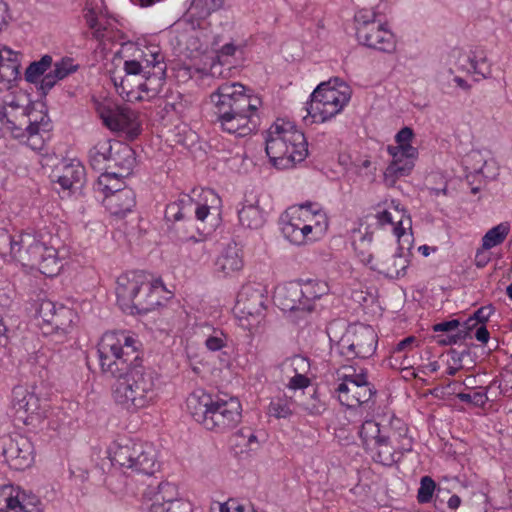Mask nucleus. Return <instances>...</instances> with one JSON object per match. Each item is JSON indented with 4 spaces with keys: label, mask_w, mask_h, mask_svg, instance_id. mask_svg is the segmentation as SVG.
Returning a JSON list of instances; mask_svg holds the SVG:
<instances>
[{
    "label": "nucleus",
    "mask_w": 512,
    "mask_h": 512,
    "mask_svg": "<svg viewBox=\"0 0 512 512\" xmlns=\"http://www.w3.org/2000/svg\"><path fill=\"white\" fill-rule=\"evenodd\" d=\"M457 398L462 402L470 403L477 407H483L488 401L486 390L485 391H476L472 394L458 393Z\"/></svg>",
    "instance_id": "53"
},
{
    "label": "nucleus",
    "mask_w": 512,
    "mask_h": 512,
    "mask_svg": "<svg viewBox=\"0 0 512 512\" xmlns=\"http://www.w3.org/2000/svg\"><path fill=\"white\" fill-rule=\"evenodd\" d=\"M266 302L267 290L262 284L249 282L243 285L234 306L239 325L249 331L256 329L264 321Z\"/></svg>",
    "instance_id": "13"
},
{
    "label": "nucleus",
    "mask_w": 512,
    "mask_h": 512,
    "mask_svg": "<svg viewBox=\"0 0 512 512\" xmlns=\"http://www.w3.org/2000/svg\"><path fill=\"white\" fill-rule=\"evenodd\" d=\"M22 53L7 46L0 47V89H9L20 76Z\"/></svg>",
    "instance_id": "28"
},
{
    "label": "nucleus",
    "mask_w": 512,
    "mask_h": 512,
    "mask_svg": "<svg viewBox=\"0 0 512 512\" xmlns=\"http://www.w3.org/2000/svg\"><path fill=\"white\" fill-rule=\"evenodd\" d=\"M305 224L298 205L289 207L281 216L282 233L294 245L302 246L311 243Z\"/></svg>",
    "instance_id": "25"
},
{
    "label": "nucleus",
    "mask_w": 512,
    "mask_h": 512,
    "mask_svg": "<svg viewBox=\"0 0 512 512\" xmlns=\"http://www.w3.org/2000/svg\"><path fill=\"white\" fill-rule=\"evenodd\" d=\"M238 219L242 227L258 230L262 228L266 222V213L259 205L257 195L246 194L238 209Z\"/></svg>",
    "instance_id": "27"
},
{
    "label": "nucleus",
    "mask_w": 512,
    "mask_h": 512,
    "mask_svg": "<svg viewBox=\"0 0 512 512\" xmlns=\"http://www.w3.org/2000/svg\"><path fill=\"white\" fill-rule=\"evenodd\" d=\"M148 274L143 271H130L121 274L116 281L117 303L125 313L133 310V303L137 293L147 279Z\"/></svg>",
    "instance_id": "21"
},
{
    "label": "nucleus",
    "mask_w": 512,
    "mask_h": 512,
    "mask_svg": "<svg viewBox=\"0 0 512 512\" xmlns=\"http://www.w3.org/2000/svg\"><path fill=\"white\" fill-rule=\"evenodd\" d=\"M109 458L113 466L124 472L152 475L158 469L156 448L147 442L121 438L109 447Z\"/></svg>",
    "instance_id": "10"
},
{
    "label": "nucleus",
    "mask_w": 512,
    "mask_h": 512,
    "mask_svg": "<svg viewBox=\"0 0 512 512\" xmlns=\"http://www.w3.org/2000/svg\"><path fill=\"white\" fill-rule=\"evenodd\" d=\"M127 75L141 76L143 81L137 89L128 88V80L122 79L116 84L118 94L128 102L148 100L155 97L165 82L166 65L161 48L156 43L139 41L134 46L132 58L125 60Z\"/></svg>",
    "instance_id": "3"
},
{
    "label": "nucleus",
    "mask_w": 512,
    "mask_h": 512,
    "mask_svg": "<svg viewBox=\"0 0 512 512\" xmlns=\"http://www.w3.org/2000/svg\"><path fill=\"white\" fill-rule=\"evenodd\" d=\"M416 343V338L413 336L406 337L405 339L401 340L396 347L394 348V353L396 352H402L406 351L407 349L411 348V346Z\"/></svg>",
    "instance_id": "62"
},
{
    "label": "nucleus",
    "mask_w": 512,
    "mask_h": 512,
    "mask_svg": "<svg viewBox=\"0 0 512 512\" xmlns=\"http://www.w3.org/2000/svg\"><path fill=\"white\" fill-rule=\"evenodd\" d=\"M50 72L41 79L40 90L43 94L50 91L57 82L67 78L80 68V64L72 57H62L52 63Z\"/></svg>",
    "instance_id": "29"
},
{
    "label": "nucleus",
    "mask_w": 512,
    "mask_h": 512,
    "mask_svg": "<svg viewBox=\"0 0 512 512\" xmlns=\"http://www.w3.org/2000/svg\"><path fill=\"white\" fill-rule=\"evenodd\" d=\"M489 250L490 249H484L482 245L479 249H477L475 253V265L478 268L485 267L491 260V256L488 252Z\"/></svg>",
    "instance_id": "58"
},
{
    "label": "nucleus",
    "mask_w": 512,
    "mask_h": 512,
    "mask_svg": "<svg viewBox=\"0 0 512 512\" xmlns=\"http://www.w3.org/2000/svg\"><path fill=\"white\" fill-rule=\"evenodd\" d=\"M181 494L174 483L163 481L155 487H148L142 498L144 508L149 512H163Z\"/></svg>",
    "instance_id": "24"
},
{
    "label": "nucleus",
    "mask_w": 512,
    "mask_h": 512,
    "mask_svg": "<svg viewBox=\"0 0 512 512\" xmlns=\"http://www.w3.org/2000/svg\"><path fill=\"white\" fill-rule=\"evenodd\" d=\"M0 454L6 463L15 470H25L32 466L35 459L34 446L25 436L0 437Z\"/></svg>",
    "instance_id": "18"
},
{
    "label": "nucleus",
    "mask_w": 512,
    "mask_h": 512,
    "mask_svg": "<svg viewBox=\"0 0 512 512\" xmlns=\"http://www.w3.org/2000/svg\"><path fill=\"white\" fill-rule=\"evenodd\" d=\"M439 369H440V365H439L438 361H431V362L423 365L422 372L424 374H430V373L437 372Z\"/></svg>",
    "instance_id": "64"
},
{
    "label": "nucleus",
    "mask_w": 512,
    "mask_h": 512,
    "mask_svg": "<svg viewBox=\"0 0 512 512\" xmlns=\"http://www.w3.org/2000/svg\"><path fill=\"white\" fill-rule=\"evenodd\" d=\"M210 510L211 512H253L235 500H228L223 503L215 502L211 505Z\"/></svg>",
    "instance_id": "52"
},
{
    "label": "nucleus",
    "mask_w": 512,
    "mask_h": 512,
    "mask_svg": "<svg viewBox=\"0 0 512 512\" xmlns=\"http://www.w3.org/2000/svg\"><path fill=\"white\" fill-rule=\"evenodd\" d=\"M113 178L109 175H100L95 183V190L105 195L104 205L114 215H125L136 204L135 193L130 188H121L120 185H110Z\"/></svg>",
    "instance_id": "19"
},
{
    "label": "nucleus",
    "mask_w": 512,
    "mask_h": 512,
    "mask_svg": "<svg viewBox=\"0 0 512 512\" xmlns=\"http://www.w3.org/2000/svg\"><path fill=\"white\" fill-rule=\"evenodd\" d=\"M376 394L365 369L343 366L337 371L334 395L339 403L353 409L367 404Z\"/></svg>",
    "instance_id": "11"
},
{
    "label": "nucleus",
    "mask_w": 512,
    "mask_h": 512,
    "mask_svg": "<svg viewBox=\"0 0 512 512\" xmlns=\"http://www.w3.org/2000/svg\"><path fill=\"white\" fill-rule=\"evenodd\" d=\"M95 109L103 124L111 131L122 132L131 139L139 135L141 126L136 112L108 99L96 102Z\"/></svg>",
    "instance_id": "15"
},
{
    "label": "nucleus",
    "mask_w": 512,
    "mask_h": 512,
    "mask_svg": "<svg viewBox=\"0 0 512 512\" xmlns=\"http://www.w3.org/2000/svg\"><path fill=\"white\" fill-rule=\"evenodd\" d=\"M101 370L117 378L112 386L114 403L129 414H137L159 400L157 374L137 363L136 340L126 331H111L98 343Z\"/></svg>",
    "instance_id": "1"
},
{
    "label": "nucleus",
    "mask_w": 512,
    "mask_h": 512,
    "mask_svg": "<svg viewBox=\"0 0 512 512\" xmlns=\"http://www.w3.org/2000/svg\"><path fill=\"white\" fill-rule=\"evenodd\" d=\"M37 316L44 334H62L72 327L75 313L63 304L43 299L38 305Z\"/></svg>",
    "instance_id": "17"
},
{
    "label": "nucleus",
    "mask_w": 512,
    "mask_h": 512,
    "mask_svg": "<svg viewBox=\"0 0 512 512\" xmlns=\"http://www.w3.org/2000/svg\"><path fill=\"white\" fill-rule=\"evenodd\" d=\"M303 412L310 416H319L326 410V403L319 397L317 390L308 393L306 397L298 402Z\"/></svg>",
    "instance_id": "50"
},
{
    "label": "nucleus",
    "mask_w": 512,
    "mask_h": 512,
    "mask_svg": "<svg viewBox=\"0 0 512 512\" xmlns=\"http://www.w3.org/2000/svg\"><path fill=\"white\" fill-rule=\"evenodd\" d=\"M265 144L270 162L278 169L293 168L308 155L304 133L289 120L277 119L266 131Z\"/></svg>",
    "instance_id": "7"
},
{
    "label": "nucleus",
    "mask_w": 512,
    "mask_h": 512,
    "mask_svg": "<svg viewBox=\"0 0 512 512\" xmlns=\"http://www.w3.org/2000/svg\"><path fill=\"white\" fill-rule=\"evenodd\" d=\"M195 216L199 221H205L211 210L219 211L221 207V199L218 194L212 189H202L200 200L196 203L193 202Z\"/></svg>",
    "instance_id": "39"
},
{
    "label": "nucleus",
    "mask_w": 512,
    "mask_h": 512,
    "mask_svg": "<svg viewBox=\"0 0 512 512\" xmlns=\"http://www.w3.org/2000/svg\"><path fill=\"white\" fill-rule=\"evenodd\" d=\"M193 208V200L185 195L177 201L171 202L166 206L165 217L169 221H179L191 212Z\"/></svg>",
    "instance_id": "46"
},
{
    "label": "nucleus",
    "mask_w": 512,
    "mask_h": 512,
    "mask_svg": "<svg viewBox=\"0 0 512 512\" xmlns=\"http://www.w3.org/2000/svg\"><path fill=\"white\" fill-rule=\"evenodd\" d=\"M489 338L490 333L486 326L480 325L475 331V339L482 344H486L489 341Z\"/></svg>",
    "instance_id": "61"
},
{
    "label": "nucleus",
    "mask_w": 512,
    "mask_h": 512,
    "mask_svg": "<svg viewBox=\"0 0 512 512\" xmlns=\"http://www.w3.org/2000/svg\"><path fill=\"white\" fill-rule=\"evenodd\" d=\"M9 8L4 0H0V32L8 25Z\"/></svg>",
    "instance_id": "60"
},
{
    "label": "nucleus",
    "mask_w": 512,
    "mask_h": 512,
    "mask_svg": "<svg viewBox=\"0 0 512 512\" xmlns=\"http://www.w3.org/2000/svg\"><path fill=\"white\" fill-rule=\"evenodd\" d=\"M6 262L18 263L24 268L37 269L48 277L58 275L63 267L56 247L29 232L14 235Z\"/></svg>",
    "instance_id": "8"
},
{
    "label": "nucleus",
    "mask_w": 512,
    "mask_h": 512,
    "mask_svg": "<svg viewBox=\"0 0 512 512\" xmlns=\"http://www.w3.org/2000/svg\"><path fill=\"white\" fill-rule=\"evenodd\" d=\"M16 417L27 426L36 427L46 417V403L35 387L17 386L12 391Z\"/></svg>",
    "instance_id": "16"
},
{
    "label": "nucleus",
    "mask_w": 512,
    "mask_h": 512,
    "mask_svg": "<svg viewBox=\"0 0 512 512\" xmlns=\"http://www.w3.org/2000/svg\"><path fill=\"white\" fill-rule=\"evenodd\" d=\"M460 325V322L456 319L437 323L433 326L435 332H450L456 330Z\"/></svg>",
    "instance_id": "59"
},
{
    "label": "nucleus",
    "mask_w": 512,
    "mask_h": 512,
    "mask_svg": "<svg viewBox=\"0 0 512 512\" xmlns=\"http://www.w3.org/2000/svg\"><path fill=\"white\" fill-rule=\"evenodd\" d=\"M436 488L435 481L430 476H424L420 480V487L417 493L419 503H428L431 501Z\"/></svg>",
    "instance_id": "51"
},
{
    "label": "nucleus",
    "mask_w": 512,
    "mask_h": 512,
    "mask_svg": "<svg viewBox=\"0 0 512 512\" xmlns=\"http://www.w3.org/2000/svg\"><path fill=\"white\" fill-rule=\"evenodd\" d=\"M186 406L195 421L207 430L224 433L241 422L242 405L236 397H213L203 390H197L188 396Z\"/></svg>",
    "instance_id": "6"
},
{
    "label": "nucleus",
    "mask_w": 512,
    "mask_h": 512,
    "mask_svg": "<svg viewBox=\"0 0 512 512\" xmlns=\"http://www.w3.org/2000/svg\"><path fill=\"white\" fill-rule=\"evenodd\" d=\"M414 136V132L410 127L405 126L401 128L395 135L396 145H388L387 153L394 154L395 156L404 154V156L410 157L418 155V149L412 145Z\"/></svg>",
    "instance_id": "38"
},
{
    "label": "nucleus",
    "mask_w": 512,
    "mask_h": 512,
    "mask_svg": "<svg viewBox=\"0 0 512 512\" xmlns=\"http://www.w3.org/2000/svg\"><path fill=\"white\" fill-rule=\"evenodd\" d=\"M470 71L487 79L492 76V65L483 50L472 51L468 56Z\"/></svg>",
    "instance_id": "45"
},
{
    "label": "nucleus",
    "mask_w": 512,
    "mask_h": 512,
    "mask_svg": "<svg viewBox=\"0 0 512 512\" xmlns=\"http://www.w3.org/2000/svg\"><path fill=\"white\" fill-rule=\"evenodd\" d=\"M209 100L223 131L246 137L257 130L262 101L240 82H223Z\"/></svg>",
    "instance_id": "2"
},
{
    "label": "nucleus",
    "mask_w": 512,
    "mask_h": 512,
    "mask_svg": "<svg viewBox=\"0 0 512 512\" xmlns=\"http://www.w3.org/2000/svg\"><path fill=\"white\" fill-rule=\"evenodd\" d=\"M164 292L165 287L162 281L148 275L141 290L135 297L133 310L129 314H144L154 310L161 305Z\"/></svg>",
    "instance_id": "22"
},
{
    "label": "nucleus",
    "mask_w": 512,
    "mask_h": 512,
    "mask_svg": "<svg viewBox=\"0 0 512 512\" xmlns=\"http://www.w3.org/2000/svg\"><path fill=\"white\" fill-rule=\"evenodd\" d=\"M238 436L246 441V446L249 450H252L258 445V439L254 433H248L245 435L244 432L241 431Z\"/></svg>",
    "instance_id": "63"
},
{
    "label": "nucleus",
    "mask_w": 512,
    "mask_h": 512,
    "mask_svg": "<svg viewBox=\"0 0 512 512\" xmlns=\"http://www.w3.org/2000/svg\"><path fill=\"white\" fill-rule=\"evenodd\" d=\"M375 217L381 226L392 227V233L398 242V251L387 259H381L379 256L375 259L374 256L369 255L365 262L372 269L389 278L403 277L409 266V259L404 250H411L414 243L411 217L395 200H392L386 208L377 211Z\"/></svg>",
    "instance_id": "4"
},
{
    "label": "nucleus",
    "mask_w": 512,
    "mask_h": 512,
    "mask_svg": "<svg viewBox=\"0 0 512 512\" xmlns=\"http://www.w3.org/2000/svg\"><path fill=\"white\" fill-rule=\"evenodd\" d=\"M284 366L294 372V376L287 383L290 390H303L310 386V379L307 376L310 371V362L307 358L295 355L284 362Z\"/></svg>",
    "instance_id": "33"
},
{
    "label": "nucleus",
    "mask_w": 512,
    "mask_h": 512,
    "mask_svg": "<svg viewBox=\"0 0 512 512\" xmlns=\"http://www.w3.org/2000/svg\"><path fill=\"white\" fill-rule=\"evenodd\" d=\"M300 287L303 294L304 312L313 311L316 300L329 292L327 282L322 280L308 279L300 281Z\"/></svg>",
    "instance_id": "35"
},
{
    "label": "nucleus",
    "mask_w": 512,
    "mask_h": 512,
    "mask_svg": "<svg viewBox=\"0 0 512 512\" xmlns=\"http://www.w3.org/2000/svg\"><path fill=\"white\" fill-rule=\"evenodd\" d=\"M135 165L134 150L123 142L114 141V151L109 170L116 171L118 176L128 177L132 174Z\"/></svg>",
    "instance_id": "31"
},
{
    "label": "nucleus",
    "mask_w": 512,
    "mask_h": 512,
    "mask_svg": "<svg viewBox=\"0 0 512 512\" xmlns=\"http://www.w3.org/2000/svg\"><path fill=\"white\" fill-rule=\"evenodd\" d=\"M24 95L13 96L0 108V129L26 142L35 151L42 150L51 125L47 113L28 109Z\"/></svg>",
    "instance_id": "5"
},
{
    "label": "nucleus",
    "mask_w": 512,
    "mask_h": 512,
    "mask_svg": "<svg viewBox=\"0 0 512 512\" xmlns=\"http://www.w3.org/2000/svg\"><path fill=\"white\" fill-rule=\"evenodd\" d=\"M215 267L225 277L239 273L244 267L242 249L235 243L227 245L218 256Z\"/></svg>",
    "instance_id": "30"
},
{
    "label": "nucleus",
    "mask_w": 512,
    "mask_h": 512,
    "mask_svg": "<svg viewBox=\"0 0 512 512\" xmlns=\"http://www.w3.org/2000/svg\"><path fill=\"white\" fill-rule=\"evenodd\" d=\"M85 18L87 24L93 30V36L98 40H102L105 37V34L98 25L96 15L93 12H89L85 15Z\"/></svg>",
    "instance_id": "57"
},
{
    "label": "nucleus",
    "mask_w": 512,
    "mask_h": 512,
    "mask_svg": "<svg viewBox=\"0 0 512 512\" xmlns=\"http://www.w3.org/2000/svg\"><path fill=\"white\" fill-rule=\"evenodd\" d=\"M12 240L14 235H10L6 229L0 228V257L6 261L8 257V251L11 249Z\"/></svg>",
    "instance_id": "56"
},
{
    "label": "nucleus",
    "mask_w": 512,
    "mask_h": 512,
    "mask_svg": "<svg viewBox=\"0 0 512 512\" xmlns=\"http://www.w3.org/2000/svg\"><path fill=\"white\" fill-rule=\"evenodd\" d=\"M351 99L350 87L339 79L329 80L317 86L305 108L303 117L308 124L330 121L348 105Z\"/></svg>",
    "instance_id": "9"
},
{
    "label": "nucleus",
    "mask_w": 512,
    "mask_h": 512,
    "mask_svg": "<svg viewBox=\"0 0 512 512\" xmlns=\"http://www.w3.org/2000/svg\"><path fill=\"white\" fill-rule=\"evenodd\" d=\"M493 313L494 308L491 305L480 307L474 312L473 316L467 320L468 327L472 326L470 324L472 321H477L481 323V325H484L490 319Z\"/></svg>",
    "instance_id": "54"
},
{
    "label": "nucleus",
    "mask_w": 512,
    "mask_h": 512,
    "mask_svg": "<svg viewBox=\"0 0 512 512\" xmlns=\"http://www.w3.org/2000/svg\"><path fill=\"white\" fill-rule=\"evenodd\" d=\"M378 337L369 325L355 324L349 326L337 343L338 351L348 359L369 358L374 355Z\"/></svg>",
    "instance_id": "14"
},
{
    "label": "nucleus",
    "mask_w": 512,
    "mask_h": 512,
    "mask_svg": "<svg viewBox=\"0 0 512 512\" xmlns=\"http://www.w3.org/2000/svg\"><path fill=\"white\" fill-rule=\"evenodd\" d=\"M275 300L283 311L304 312L300 281L289 282L280 287L276 292Z\"/></svg>",
    "instance_id": "32"
},
{
    "label": "nucleus",
    "mask_w": 512,
    "mask_h": 512,
    "mask_svg": "<svg viewBox=\"0 0 512 512\" xmlns=\"http://www.w3.org/2000/svg\"><path fill=\"white\" fill-rule=\"evenodd\" d=\"M53 177L63 190L71 191L82 185L85 168L77 159L63 160L55 168Z\"/></svg>",
    "instance_id": "26"
},
{
    "label": "nucleus",
    "mask_w": 512,
    "mask_h": 512,
    "mask_svg": "<svg viewBox=\"0 0 512 512\" xmlns=\"http://www.w3.org/2000/svg\"><path fill=\"white\" fill-rule=\"evenodd\" d=\"M359 436L364 447L368 450L384 437V432L381 430L377 422L373 420H366L361 425Z\"/></svg>",
    "instance_id": "47"
},
{
    "label": "nucleus",
    "mask_w": 512,
    "mask_h": 512,
    "mask_svg": "<svg viewBox=\"0 0 512 512\" xmlns=\"http://www.w3.org/2000/svg\"><path fill=\"white\" fill-rule=\"evenodd\" d=\"M114 141L103 139L98 141L89 152V162L95 170H109Z\"/></svg>",
    "instance_id": "37"
},
{
    "label": "nucleus",
    "mask_w": 512,
    "mask_h": 512,
    "mask_svg": "<svg viewBox=\"0 0 512 512\" xmlns=\"http://www.w3.org/2000/svg\"><path fill=\"white\" fill-rule=\"evenodd\" d=\"M511 231L509 222H501L490 228L482 237L481 245L484 249H492L504 243Z\"/></svg>",
    "instance_id": "43"
},
{
    "label": "nucleus",
    "mask_w": 512,
    "mask_h": 512,
    "mask_svg": "<svg viewBox=\"0 0 512 512\" xmlns=\"http://www.w3.org/2000/svg\"><path fill=\"white\" fill-rule=\"evenodd\" d=\"M0 512H43L40 498L20 486H0Z\"/></svg>",
    "instance_id": "20"
},
{
    "label": "nucleus",
    "mask_w": 512,
    "mask_h": 512,
    "mask_svg": "<svg viewBox=\"0 0 512 512\" xmlns=\"http://www.w3.org/2000/svg\"><path fill=\"white\" fill-rule=\"evenodd\" d=\"M223 5V0H193L187 14L197 19H205Z\"/></svg>",
    "instance_id": "49"
},
{
    "label": "nucleus",
    "mask_w": 512,
    "mask_h": 512,
    "mask_svg": "<svg viewBox=\"0 0 512 512\" xmlns=\"http://www.w3.org/2000/svg\"><path fill=\"white\" fill-rule=\"evenodd\" d=\"M311 243L324 237L329 228L327 211L318 203L306 202L298 205Z\"/></svg>",
    "instance_id": "23"
},
{
    "label": "nucleus",
    "mask_w": 512,
    "mask_h": 512,
    "mask_svg": "<svg viewBox=\"0 0 512 512\" xmlns=\"http://www.w3.org/2000/svg\"><path fill=\"white\" fill-rule=\"evenodd\" d=\"M293 399L286 395H279L271 399L267 413L277 419L288 418L293 413Z\"/></svg>",
    "instance_id": "48"
},
{
    "label": "nucleus",
    "mask_w": 512,
    "mask_h": 512,
    "mask_svg": "<svg viewBox=\"0 0 512 512\" xmlns=\"http://www.w3.org/2000/svg\"><path fill=\"white\" fill-rule=\"evenodd\" d=\"M179 243L181 246H185L187 248H189L191 246H195L196 252H197V255H196L197 259L206 253V246H205L204 242L202 240L196 238L195 236L179 238Z\"/></svg>",
    "instance_id": "55"
},
{
    "label": "nucleus",
    "mask_w": 512,
    "mask_h": 512,
    "mask_svg": "<svg viewBox=\"0 0 512 512\" xmlns=\"http://www.w3.org/2000/svg\"><path fill=\"white\" fill-rule=\"evenodd\" d=\"M384 436L402 455L412 450V438L408 436V428L401 420L392 421L389 431L384 433Z\"/></svg>",
    "instance_id": "36"
},
{
    "label": "nucleus",
    "mask_w": 512,
    "mask_h": 512,
    "mask_svg": "<svg viewBox=\"0 0 512 512\" xmlns=\"http://www.w3.org/2000/svg\"><path fill=\"white\" fill-rule=\"evenodd\" d=\"M356 36L358 41L381 52L396 50V37L388 25L379 19L373 9H361L355 14Z\"/></svg>",
    "instance_id": "12"
},
{
    "label": "nucleus",
    "mask_w": 512,
    "mask_h": 512,
    "mask_svg": "<svg viewBox=\"0 0 512 512\" xmlns=\"http://www.w3.org/2000/svg\"><path fill=\"white\" fill-rule=\"evenodd\" d=\"M53 59L50 55H44L38 61H33L26 68L24 76L29 83H41V79L46 75L45 72L51 68Z\"/></svg>",
    "instance_id": "44"
},
{
    "label": "nucleus",
    "mask_w": 512,
    "mask_h": 512,
    "mask_svg": "<svg viewBox=\"0 0 512 512\" xmlns=\"http://www.w3.org/2000/svg\"><path fill=\"white\" fill-rule=\"evenodd\" d=\"M202 333L205 337L204 346L208 351L217 352L228 346L229 336L224 330L207 324L202 327Z\"/></svg>",
    "instance_id": "42"
},
{
    "label": "nucleus",
    "mask_w": 512,
    "mask_h": 512,
    "mask_svg": "<svg viewBox=\"0 0 512 512\" xmlns=\"http://www.w3.org/2000/svg\"><path fill=\"white\" fill-rule=\"evenodd\" d=\"M369 450L373 453V459L385 466L393 465L403 456L394 446H391L390 443H388V440L385 438V436L380 439L377 444H374Z\"/></svg>",
    "instance_id": "41"
},
{
    "label": "nucleus",
    "mask_w": 512,
    "mask_h": 512,
    "mask_svg": "<svg viewBox=\"0 0 512 512\" xmlns=\"http://www.w3.org/2000/svg\"><path fill=\"white\" fill-rule=\"evenodd\" d=\"M392 158L384 172V180L389 185H393L399 178L408 176L415 167V161L418 155L404 156V154H389Z\"/></svg>",
    "instance_id": "34"
},
{
    "label": "nucleus",
    "mask_w": 512,
    "mask_h": 512,
    "mask_svg": "<svg viewBox=\"0 0 512 512\" xmlns=\"http://www.w3.org/2000/svg\"><path fill=\"white\" fill-rule=\"evenodd\" d=\"M237 51V47L233 43L225 44L217 53L216 60L210 67V73L213 77L225 78L230 74L232 62L230 58Z\"/></svg>",
    "instance_id": "40"
}]
</instances>
